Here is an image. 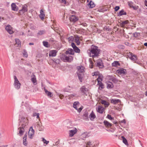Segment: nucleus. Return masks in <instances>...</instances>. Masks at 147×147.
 <instances>
[{"label":"nucleus","mask_w":147,"mask_h":147,"mask_svg":"<svg viewBox=\"0 0 147 147\" xmlns=\"http://www.w3.org/2000/svg\"><path fill=\"white\" fill-rule=\"evenodd\" d=\"M111 103L114 104H115L120 102V100L119 99H111Z\"/></svg>","instance_id":"27"},{"label":"nucleus","mask_w":147,"mask_h":147,"mask_svg":"<svg viewBox=\"0 0 147 147\" xmlns=\"http://www.w3.org/2000/svg\"><path fill=\"white\" fill-rule=\"evenodd\" d=\"M44 89L45 93L48 96L51 97L52 96V93L51 92L48 91L47 89H46L45 88V87L44 88Z\"/></svg>","instance_id":"31"},{"label":"nucleus","mask_w":147,"mask_h":147,"mask_svg":"<svg viewBox=\"0 0 147 147\" xmlns=\"http://www.w3.org/2000/svg\"><path fill=\"white\" fill-rule=\"evenodd\" d=\"M19 120L20 124L21 125L22 127H24L28 125V121L27 118L22 117L19 119Z\"/></svg>","instance_id":"3"},{"label":"nucleus","mask_w":147,"mask_h":147,"mask_svg":"<svg viewBox=\"0 0 147 147\" xmlns=\"http://www.w3.org/2000/svg\"><path fill=\"white\" fill-rule=\"evenodd\" d=\"M24 127H22L21 128V127L18 128V129H20L19 134L20 136H22L23 134V133L24 132Z\"/></svg>","instance_id":"32"},{"label":"nucleus","mask_w":147,"mask_h":147,"mask_svg":"<svg viewBox=\"0 0 147 147\" xmlns=\"http://www.w3.org/2000/svg\"><path fill=\"white\" fill-rule=\"evenodd\" d=\"M15 40L16 44H17L18 46L21 45V42L19 39H16Z\"/></svg>","instance_id":"44"},{"label":"nucleus","mask_w":147,"mask_h":147,"mask_svg":"<svg viewBox=\"0 0 147 147\" xmlns=\"http://www.w3.org/2000/svg\"><path fill=\"white\" fill-rule=\"evenodd\" d=\"M69 136L70 137H72L76 133L77 130L76 128H74L73 129L69 130Z\"/></svg>","instance_id":"12"},{"label":"nucleus","mask_w":147,"mask_h":147,"mask_svg":"<svg viewBox=\"0 0 147 147\" xmlns=\"http://www.w3.org/2000/svg\"><path fill=\"white\" fill-rule=\"evenodd\" d=\"M45 33V31L44 30H42L39 31L37 33L38 35H41L44 34Z\"/></svg>","instance_id":"36"},{"label":"nucleus","mask_w":147,"mask_h":147,"mask_svg":"<svg viewBox=\"0 0 147 147\" xmlns=\"http://www.w3.org/2000/svg\"><path fill=\"white\" fill-rule=\"evenodd\" d=\"M34 126L36 127V125L38 128V129L39 131H42L44 130V127L41 125V123H39V122H36L34 125Z\"/></svg>","instance_id":"8"},{"label":"nucleus","mask_w":147,"mask_h":147,"mask_svg":"<svg viewBox=\"0 0 147 147\" xmlns=\"http://www.w3.org/2000/svg\"><path fill=\"white\" fill-rule=\"evenodd\" d=\"M57 51L56 50H52L49 52V55L50 57H54L56 56Z\"/></svg>","instance_id":"13"},{"label":"nucleus","mask_w":147,"mask_h":147,"mask_svg":"<svg viewBox=\"0 0 147 147\" xmlns=\"http://www.w3.org/2000/svg\"><path fill=\"white\" fill-rule=\"evenodd\" d=\"M100 51L98 47L92 45L90 50H88L87 52L90 57L94 58L98 56Z\"/></svg>","instance_id":"1"},{"label":"nucleus","mask_w":147,"mask_h":147,"mask_svg":"<svg viewBox=\"0 0 147 147\" xmlns=\"http://www.w3.org/2000/svg\"><path fill=\"white\" fill-rule=\"evenodd\" d=\"M96 65L100 68H102L104 67L103 62L101 59H98L97 61Z\"/></svg>","instance_id":"9"},{"label":"nucleus","mask_w":147,"mask_h":147,"mask_svg":"<svg viewBox=\"0 0 147 147\" xmlns=\"http://www.w3.org/2000/svg\"><path fill=\"white\" fill-rule=\"evenodd\" d=\"M88 136L86 132L84 133V134H82L81 137L83 138H86Z\"/></svg>","instance_id":"45"},{"label":"nucleus","mask_w":147,"mask_h":147,"mask_svg":"<svg viewBox=\"0 0 147 147\" xmlns=\"http://www.w3.org/2000/svg\"><path fill=\"white\" fill-rule=\"evenodd\" d=\"M104 108L102 107L99 106L98 107L97 111L100 113H102L103 112Z\"/></svg>","instance_id":"35"},{"label":"nucleus","mask_w":147,"mask_h":147,"mask_svg":"<svg viewBox=\"0 0 147 147\" xmlns=\"http://www.w3.org/2000/svg\"><path fill=\"white\" fill-rule=\"evenodd\" d=\"M71 46L73 48V49H74V48H76V46L75 45V44L73 42H72L71 43Z\"/></svg>","instance_id":"56"},{"label":"nucleus","mask_w":147,"mask_h":147,"mask_svg":"<svg viewBox=\"0 0 147 147\" xmlns=\"http://www.w3.org/2000/svg\"><path fill=\"white\" fill-rule=\"evenodd\" d=\"M31 78V81L34 84H36V81L35 76L33 74L32 75Z\"/></svg>","instance_id":"22"},{"label":"nucleus","mask_w":147,"mask_h":147,"mask_svg":"<svg viewBox=\"0 0 147 147\" xmlns=\"http://www.w3.org/2000/svg\"><path fill=\"white\" fill-rule=\"evenodd\" d=\"M94 141L92 140H89L86 142V147H96L97 144H94Z\"/></svg>","instance_id":"5"},{"label":"nucleus","mask_w":147,"mask_h":147,"mask_svg":"<svg viewBox=\"0 0 147 147\" xmlns=\"http://www.w3.org/2000/svg\"><path fill=\"white\" fill-rule=\"evenodd\" d=\"M26 138L27 135L26 134H25L23 138V144L25 146H27V143L26 142Z\"/></svg>","instance_id":"26"},{"label":"nucleus","mask_w":147,"mask_h":147,"mask_svg":"<svg viewBox=\"0 0 147 147\" xmlns=\"http://www.w3.org/2000/svg\"><path fill=\"white\" fill-rule=\"evenodd\" d=\"M59 1H60V2L62 3H64L65 4L66 3V1L65 0H59Z\"/></svg>","instance_id":"59"},{"label":"nucleus","mask_w":147,"mask_h":147,"mask_svg":"<svg viewBox=\"0 0 147 147\" xmlns=\"http://www.w3.org/2000/svg\"><path fill=\"white\" fill-rule=\"evenodd\" d=\"M12 27L10 25H8L6 26L5 29L9 34H12L13 33V31L12 30Z\"/></svg>","instance_id":"10"},{"label":"nucleus","mask_w":147,"mask_h":147,"mask_svg":"<svg viewBox=\"0 0 147 147\" xmlns=\"http://www.w3.org/2000/svg\"><path fill=\"white\" fill-rule=\"evenodd\" d=\"M79 104L80 103L78 101L75 102L73 103V107L77 111L78 109V107L79 106Z\"/></svg>","instance_id":"24"},{"label":"nucleus","mask_w":147,"mask_h":147,"mask_svg":"<svg viewBox=\"0 0 147 147\" xmlns=\"http://www.w3.org/2000/svg\"><path fill=\"white\" fill-rule=\"evenodd\" d=\"M34 130L33 129L32 127H31L28 132V135L30 138L32 139L33 137L34 134Z\"/></svg>","instance_id":"7"},{"label":"nucleus","mask_w":147,"mask_h":147,"mask_svg":"<svg viewBox=\"0 0 147 147\" xmlns=\"http://www.w3.org/2000/svg\"><path fill=\"white\" fill-rule=\"evenodd\" d=\"M74 41L76 42L78 45H79L80 44L79 38L78 37H76L75 38Z\"/></svg>","instance_id":"38"},{"label":"nucleus","mask_w":147,"mask_h":147,"mask_svg":"<svg viewBox=\"0 0 147 147\" xmlns=\"http://www.w3.org/2000/svg\"><path fill=\"white\" fill-rule=\"evenodd\" d=\"M77 68L78 70V75L79 79L80 81L81 82H82V80L84 76V74L83 73L84 71V68L82 66H78Z\"/></svg>","instance_id":"2"},{"label":"nucleus","mask_w":147,"mask_h":147,"mask_svg":"<svg viewBox=\"0 0 147 147\" xmlns=\"http://www.w3.org/2000/svg\"><path fill=\"white\" fill-rule=\"evenodd\" d=\"M74 51H75L77 53H80V50L77 47L74 49Z\"/></svg>","instance_id":"43"},{"label":"nucleus","mask_w":147,"mask_h":147,"mask_svg":"<svg viewBox=\"0 0 147 147\" xmlns=\"http://www.w3.org/2000/svg\"><path fill=\"white\" fill-rule=\"evenodd\" d=\"M39 113H37V115H36V118L37 119H39Z\"/></svg>","instance_id":"62"},{"label":"nucleus","mask_w":147,"mask_h":147,"mask_svg":"<svg viewBox=\"0 0 147 147\" xmlns=\"http://www.w3.org/2000/svg\"><path fill=\"white\" fill-rule=\"evenodd\" d=\"M128 23V21L126 20L123 22H122L121 23H120V25L121 27H124L125 25L127 24Z\"/></svg>","instance_id":"33"},{"label":"nucleus","mask_w":147,"mask_h":147,"mask_svg":"<svg viewBox=\"0 0 147 147\" xmlns=\"http://www.w3.org/2000/svg\"><path fill=\"white\" fill-rule=\"evenodd\" d=\"M127 13L125 12L124 11V10L122 9L119 12V13H118V16H121L123 15H126Z\"/></svg>","instance_id":"34"},{"label":"nucleus","mask_w":147,"mask_h":147,"mask_svg":"<svg viewBox=\"0 0 147 147\" xmlns=\"http://www.w3.org/2000/svg\"><path fill=\"white\" fill-rule=\"evenodd\" d=\"M67 39L69 42H71L73 40L74 38L73 36H71V37H69Z\"/></svg>","instance_id":"48"},{"label":"nucleus","mask_w":147,"mask_h":147,"mask_svg":"<svg viewBox=\"0 0 147 147\" xmlns=\"http://www.w3.org/2000/svg\"><path fill=\"white\" fill-rule=\"evenodd\" d=\"M107 117L110 120H112L113 119V118L112 117L111 115L108 114Z\"/></svg>","instance_id":"50"},{"label":"nucleus","mask_w":147,"mask_h":147,"mask_svg":"<svg viewBox=\"0 0 147 147\" xmlns=\"http://www.w3.org/2000/svg\"><path fill=\"white\" fill-rule=\"evenodd\" d=\"M128 5L129 7H131L133 8L134 9H135V7L133 6V3L131 1L128 2Z\"/></svg>","instance_id":"42"},{"label":"nucleus","mask_w":147,"mask_h":147,"mask_svg":"<svg viewBox=\"0 0 147 147\" xmlns=\"http://www.w3.org/2000/svg\"><path fill=\"white\" fill-rule=\"evenodd\" d=\"M40 14L39 15V17L40 18L41 20H43L44 19L45 16L44 13L42 9L40 10Z\"/></svg>","instance_id":"20"},{"label":"nucleus","mask_w":147,"mask_h":147,"mask_svg":"<svg viewBox=\"0 0 147 147\" xmlns=\"http://www.w3.org/2000/svg\"><path fill=\"white\" fill-rule=\"evenodd\" d=\"M43 44L45 47H48V43L47 42L44 41L43 42Z\"/></svg>","instance_id":"49"},{"label":"nucleus","mask_w":147,"mask_h":147,"mask_svg":"<svg viewBox=\"0 0 147 147\" xmlns=\"http://www.w3.org/2000/svg\"><path fill=\"white\" fill-rule=\"evenodd\" d=\"M118 47L119 48L121 49H123L125 48V47L124 45H119L118 46Z\"/></svg>","instance_id":"51"},{"label":"nucleus","mask_w":147,"mask_h":147,"mask_svg":"<svg viewBox=\"0 0 147 147\" xmlns=\"http://www.w3.org/2000/svg\"><path fill=\"white\" fill-rule=\"evenodd\" d=\"M81 91L83 93L84 95H86V92L88 91V89L84 86H83L81 88Z\"/></svg>","instance_id":"25"},{"label":"nucleus","mask_w":147,"mask_h":147,"mask_svg":"<svg viewBox=\"0 0 147 147\" xmlns=\"http://www.w3.org/2000/svg\"><path fill=\"white\" fill-rule=\"evenodd\" d=\"M97 80L98 82V81H100V82H101V81H102V79L100 77H99L97 79Z\"/></svg>","instance_id":"57"},{"label":"nucleus","mask_w":147,"mask_h":147,"mask_svg":"<svg viewBox=\"0 0 147 147\" xmlns=\"http://www.w3.org/2000/svg\"><path fill=\"white\" fill-rule=\"evenodd\" d=\"M42 141L44 144H46L47 145L49 142V141H47L44 138H42Z\"/></svg>","instance_id":"47"},{"label":"nucleus","mask_w":147,"mask_h":147,"mask_svg":"<svg viewBox=\"0 0 147 147\" xmlns=\"http://www.w3.org/2000/svg\"><path fill=\"white\" fill-rule=\"evenodd\" d=\"M98 85L99 88H100L101 89H102L104 88V86L102 82H100L98 81Z\"/></svg>","instance_id":"41"},{"label":"nucleus","mask_w":147,"mask_h":147,"mask_svg":"<svg viewBox=\"0 0 147 147\" xmlns=\"http://www.w3.org/2000/svg\"><path fill=\"white\" fill-rule=\"evenodd\" d=\"M83 108V107L82 106L81 107L79 108V109L78 108V111L79 113H80L81 111L82 110Z\"/></svg>","instance_id":"55"},{"label":"nucleus","mask_w":147,"mask_h":147,"mask_svg":"<svg viewBox=\"0 0 147 147\" xmlns=\"http://www.w3.org/2000/svg\"><path fill=\"white\" fill-rule=\"evenodd\" d=\"M125 119H123V120L121 121V123H125Z\"/></svg>","instance_id":"63"},{"label":"nucleus","mask_w":147,"mask_h":147,"mask_svg":"<svg viewBox=\"0 0 147 147\" xmlns=\"http://www.w3.org/2000/svg\"><path fill=\"white\" fill-rule=\"evenodd\" d=\"M101 103L102 104L104 105L105 107H107L109 105V102L104 100H101Z\"/></svg>","instance_id":"23"},{"label":"nucleus","mask_w":147,"mask_h":147,"mask_svg":"<svg viewBox=\"0 0 147 147\" xmlns=\"http://www.w3.org/2000/svg\"><path fill=\"white\" fill-rule=\"evenodd\" d=\"M64 59L67 61H71L73 60V57L71 56H65Z\"/></svg>","instance_id":"21"},{"label":"nucleus","mask_w":147,"mask_h":147,"mask_svg":"<svg viewBox=\"0 0 147 147\" xmlns=\"http://www.w3.org/2000/svg\"><path fill=\"white\" fill-rule=\"evenodd\" d=\"M88 113L87 111H86L83 115V119L86 121H88L89 119L88 118Z\"/></svg>","instance_id":"16"},{"label":"nucleus","mask_w":147,"mask_h":147,"mask_svg":"<svg viewBox=\"0 0 147 147\" xmlns=\"http://www.w3.org/2000/svg\"><path fill=\"white\" fill-rule=\"evenodd\" d=\"M96 117V116L94 114V113L93 111H92L89 115V118L91 121H93Z\"/></svg>","instance_id":"18"},{"label":"nucleus","mask_w":147,"mask_h":147,"mask_svg":"<svg viewBox=\"0 0 147 147\" xmlns=\"http://www.w3.org/2000/svg\"><path fill=\"white\" fill-rule=\"evenodd\" d=\"M109 79L115 83L118 82V80L113 76H110L109 77Z\"/></svg>","instance_id":"19"},{"label":"nucleus","mask_w":147,"mask_h":147,"mask_svg":"<svg viewBox=\"0 0 147 147\" xmlns=\"http://www.w3.org/2000/svg\"><path fill=\"white\" fill-rule=\"evenodd\" d=\"M63 95L61 94L59 95V97L61 99L63 98Z\"/></svg>","instance_id":"64"},{"label":"nucleus","mask_w":147,"mask_h":147,"mask_svg":"<svg viewBox=\"0 0 147 147\" xmlns=\"http://www.w3.org/2000/svg\"><path fill=\"white\" fill-rule=\"evenodd\" d=\"M121 138L123 139V142L126 145H128V143L126 139L123 136H122Z\"/></svg>","instance_id":"39"},{"label":"nucleus","mask_w":147,"mask_h":147,"mask_svg":"<svg viewBox=\"0 0 147 147\" xmlns=\"http://www.w3.org/2000/svg\"><path fill=\"white\" fill-rule=\"evenodd\" d=\"M119 9V7L118 6H116L115 8V11H117Z\"/></svg>","instance_id":"58"},{"label":"nucleus","mask_w":147,"mask_h":147,"mask_svg":"<svg viewBox=\"0 0 147 147\" xmlns=\"http://www.w3.org/2000/svg\"><path fill=\"white\" fill-rule=\"evenodd\" d=\"M88 6L90 8H92L95 6V5L94 2L91 1H90V3L88 4Z\"/></svg>","instance_id":"30"},{"label":"nucleus","mask_w":147,"mask_h":147,"mask_svg":"<svg viewBox=\"0 0 147 147\" xmlns=\"http://www.w3.org/2000/svg\"><path fill=\"white\" fill-rule=\"evenodd\" d=\"M139 33L135 32L133 34L134 36L135 37H137L139 35Z\"/></svg>","instance_id":"53"},{"label":"nucleus","mask_w":147,"mask_h":147,"mask_svg":"<svg viewBox=\"0 0 147 147\" xmlns=\"http://www.w3.org/2000/svg\"><path fill=\"white\" fill-rule=\"evenodd\" d=\"M11 9L13 11H18V7L15 3H12L11 5Z\"/></svg>","instance_id":"17"},{"label":"nucleus","mask_w":147,"mask_h":147,"mask_svg":"<svg viewBox=\"0 0 147 147\" xmlns=\"http://www.w3.org/2000/svg\"><path fill=\"white\" fill-rule=\"evenodd\" d=\"M55 144V146H58L59 144V141H57L56 142Z\"/></svg>","instance_id":"60"},{"label":"nucleus","mask_w":147,"mask_h":147,"mask_svg":"<svg viewBox=\"0 0 147 147\" xmlns=\"http://www.w3.org/2000/svg\"><path fill=\"white\" fill-rule=\"evenodd\" d=\"M14 81L13 84L14 87L17 90L19 89L20 87L21 84L18 81L16 76H14Z\"/></svg>","instance_id":"4"},{"label":"nucleus","mask_w":147,"mask_h":147,"mask_svg":"<svg viewBox=\"0 0 147 147\" xmlns=\"http://www.w3.org/2000/svg\"><path fill=\"white\" fill-rule=\"evenodd\" d=\"M66 53H69L70 55H73L74 53V51L71 49H69L66 52Z\"/></svg>","instance_id":"28"},{"label":"nucleus","mask_w":147,"mask_h":147,"mask_svg":"<svg viewBox=\"0 0 147 147\" xmlns=\"http://www.w3.org/2000/svg\"><path fill=\"white\" fill-rule=\"evenodd\" d=\"M76 96V94H70L69 96V98H73V97H74V96Z\"/></svg>","instance_id":"54"},{"label":"nucleus","mask_w":147,"mask_h":147,"mask_svg":"<svg viewBox=\"0 0 147 147\" xmlns=\"http://www.w3.org/2000/svg\"><path fill=\"white\" fill-rule=\"evenodd\" d=\"M113 83L111 82H108L107 83V88L108 89H111L113 87Z\"/></svg>","instance_id":"29"},{"label":"nucleus","mask_w":147,"mask_h":147,"mask_svg":"<svg viewBox=\"0 0 147 147\" xmlns=\"http://www.w3.org/2000/svg\"><path fill=\"white\" fill-rule=\"evenodd\" d=\"M25 106L26 107H28L29 106V104L28 102H26L25 104Z\"/></svg>","instance_id":"61"},{"label":"nucleus","mask_w":147,"mask_h":147,"mask_svg":"<svg viewBox=\"0 0 147 147\" xmlns=\"http://www.w3.org/2000/svg\"><path fill=\"white\" fill-rule=\"evenodd\" d=\"M117 72L119 74H127L126 69H123L117 70Z\"/></svg>","instance_id":"14"},{"label":"nucleus","mask_w":147,"mask_h":147,"mask_svg":"<svg viewBox=\"0 0 147 147\" xmlns=\"http://www.w3.org/2000/svg\"><path fill=\"white\" fill-rule=\"evenodd\" d=\"M103 123L105 126L107 128H110L112 125V124L109 123L108 121L106 120H105L104 121Z\"/></svg>","instance_id":"15"},{"label":"nucleus","mask_w":147,"mask_h":147,"mask_svg":"<svg viewBox=\"0 0 147 147\" xmlns=\"http://www.w3.org/2000/svg\"><path fill=\"white\" fill-rule=\"evenodd\" d=\"M28 6L26 4H25L23 5L22 9L19 10V12L20 14H22L24 13L25 12L27 11L28 9H27Z\"/></svg>","instance_id":"6"},{"label":"nucleus","mask_w":147,"mask_h":147,"mask_svg":"<svg viewBox=\"0 0 147 147\" xmlns=\"http://www.w3.org/2000/svg\"><path fill=\"white\" fill-rule=\"evenodd\" d=\"M131 60L134 61H136L137 59V56L133 54L132 56L130 58Z\"/></svg>","instance_id":"40"},{"label":"nucleus","mask_w":147,"mask_h":147,"mask_svg":"<svg viewBox=\"0 0 147 147\" xmlns=\"http://www.w3.org/2000/svg\"><path fill=\"white\" fill-rule=\"evenodd\" d=\"M112 66L113 67H116L118 65H120V64L118 61H115L112 64Z\"/></svg>","instance_id":"37"},{"label":"nucleus","mask_w":147,"mask_h":147,"mask_svg":"<svg viewBox=\"0 0 147 147\" xmlns=\"http://www.w3.org/2000/svg\"><path fill=\"white\" fill-rule=\"evenodd\" d=\"M133 54L131 53L130 52H127L126 53L127 55L129 57V58H130L132 56Z\"/></svg>","instance_id":"46"},{"label":"nucleus","mask_w":147,"mask_h":147,"mask_svg":"<svg viewBox=\"0 0 147 147\" xmlns=\"http://www.w3.org/2000/svg\"><path fill=\"white\" fill-rule=\"evenodd\" d=\"M69 20L70 21L74 23L78 20V18L76 16L73 15L71 16L69 18Z\"/></svg>","instance_id":"11"},{"label":"nucleus","mask_w":147,"mask_h":147,"mask_svg":"<svg viewBox=\"0 0 147 147\" xmlns=\"http://www.w3.org/2000/svg\"><path fill=\"white\" fill-rule=\"evenodd\" d=\"M23 54L24 57H28V55L26 51L25 50H24Z\"/></svg>","instance_id":"52"}]
</instances>
